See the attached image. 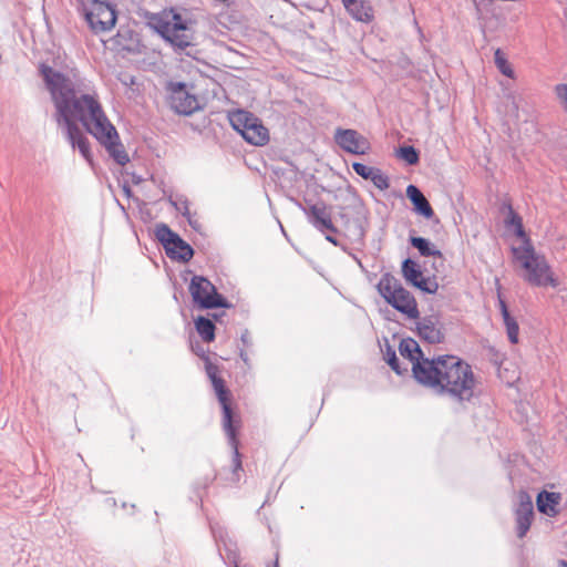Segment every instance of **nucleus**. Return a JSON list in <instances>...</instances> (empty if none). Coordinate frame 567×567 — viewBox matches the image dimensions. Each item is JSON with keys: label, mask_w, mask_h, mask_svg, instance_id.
<instances>
[{"label": "nucleus", "mask_w": 567, "mask_h": 567, "mask_svg": "<svg viewBox=\"0 0 567 567\" xmlns=\"http://www.w3.org/2000/svg\"><path fill=\"white\" fill-rule=\"evenodd\" d=\"M40 73L56 109V122L65 126L72 147H78L85 161L90 165L93 164L90 142L76 125L79 121L105 146L117 164L125 165L130 161L128 155L118 141L115 127L106 117L97 94L86 93L76 96V90L71 80L47 64L40 65Z\"/></svg>", "instance_id": "nucleus-1"}, {"label": "nucleus", "mask_w": 567, "mask_h": 567, "mask_svg": "<svg viewBox=\"0 0 567 567\" xmlns=\"http://www.w3.org/2000/svg\"><path fill=\"white\" fill-rule=\"evenodd\" d=\"M399 351L412 363L413 377L420 384L457 402L473 398L474 373L471 365L458 357L446 354L424 358L419 343L411 338L401 340Z\"/></svg>", "instance_id": "nucleus-2"}, {"label": "nucleus", "mask_w": 567, "mask_h": 567, "mask_svg": "<svg viewBox=\"0 0 567 567\" xmlns=\"http://www.w3.org/2000/svg\"><path fill=\"white\" fill-rule=\"evenodd\" d=\"M206 373L213 384L214 391L217 395L218 402L221 406V423L223 429L228 437L229 444L233 449V482L237 483L240 480V472H243L241 454L239 453L238 434L241 429V416L233 408V395L226 386L224 379L219 375L218 367L205 358Z\"/></svg>", "instance_id": "nucleus-3"}, {"label": "nucleus", "mask_w": 567, "mask_h": 567, "mask_svg": "<svg viewBox=\"0 0 567 567\" xmlns=\"http://www.w3.org/2000/svg\"><path fill=\"white\" fill-rule=\"evenodd\" d=\"M151 24L176 49L183 50L192 44L193 34L186 21L174 9H164L153 16Z\"/></svg>", "instance_id": "nucleus-4"}, {"label": "nucleus", "mask_w": 567, "mask_h": 567, "mask_svg": "<svg viewBox=\"0 0 567 567\" xmlns=\"http://www.w3.org/2000/svg\"><path fill=\"white\" fill-rule=\"evenodd\" d=\"M514 254L526 271L524 279L528 284L537 287H556L558 285L550 272L546 258L537 254L530 244L527 243L522 248H514Z\"/></svg>", "instance_id": "nucleus-5"}, {"label": "nucleus", "mask_w": 567, "mask_h": 567, "mask_svg": "<svg viewBox=\"0 0 567 567\" xmlns=\"http://www.w3.org/2000/svg\"><path fill=\"white\" fill-rule=\"evenodd\" d=\"M379 293L395 310L410 319H419L420 311L415 298L408 291L401 281L391 274H384L378 286Z\"/></svg>", "instance_id": "nucleus-6"}, {"label": "nucleus", "mask_w": 567, "mask_h": 567, "mask_svg": "<svg viewBox=\"0 0 567 567\" xmlns=\"http://www.w3.org/2000/svg\"><path fill=\"white\" fill-rule=\"evenodd\" d=\"M229 122L248 143L257 146L265 145L269 141V132L260 120L244 110L229 113Z\"/></svg>", "instance_id": "nucleus-7"}, {"label": "nucleus", "mask_w": 567, "mask_h": 567, "mask_svg": "<svg viewBox=\"0 0 567 567\" xmlns=\"http://www.w3.org/2000/svg\"><path fill=\"white\" fill-rule=\"evenodd\" d=\"M83 13L94 33L109 32L115 27V9L106 2L91 0L83 4Z\"/></svg>", "instance_id": "nucleus-8"}, {"label": "nucleus", "mask_w": 567, "mask_h": 567, "mask_svg": "<svg viewBox=\"0 0 567 567\" xmlns=\"http://www.w3.org/2000/svg\"><path fill=\"white\" fill-rule=\"evenodd\" d=\"M189 292L194 303L202 309L225 307L224 298L217 292L215 286L202 276L193 277L189 284Z\"/></svg>", "instance_id": "nucleus-9"}, {"label": "nucleus", "mask_w": 567, "mask_h": 567, "mask_svg": "<svg viewBox=\"0 0 567 567\" xmlns=\"http://www.w3.org/2000/svg\"><path fill=\"white\" fill-rule=\"evenodd\" d=\"M155 235L164 246L166 254L172 259L188 261L193 258L194 250L185 240L174 233L167 225L156 226Z\"/></svg>", "instance_id": "nucleus-10"}, {"label": "nucleus", "mask_w": 567, "mask_h": 567, "mask_svg": "<svg viewBox=\"0 0 567 567\" xmlns=\"http://www.w3.org/2000/svg\"><path fill=\"white\" fill-rule=\"evenodd\" d=\"M167 91L169 92L171 106L177 113L188 115L199 109L197 96L187 90L186 84L169 82Z\"/></svg>", "instance_id": "nucleus-11"}, {"label": "nucleus", "mask_w": 567, "mask_h": 567, "mask_svg": "<svg viewBox=\"0 0 567 567\" xmlns=\"http://www.w3.org/2000/svg\"><path fill=\"white\" fill-rule=\"evenodd\" d=\"M309 223L321 233L337 234L338 229L332 221L330 209L324 203L309 205L306 209Z\"/></svg>", "instance_id": "nucleus-12"}, {"label": "nucleus", "mask_w": 567, "mask_h": 567, "mask_svg": "<svg viewBox=\"0 0 567 567\" xmlns=\"http://www.w3.org/2000/svg\"><path fill=\"white\" fill-rule=\"evenodd\" d=\"M337 144L346 152L362 155L369 148L367 140L355 130L338 128L334 134Z\"/></svg>", "instance_id": "nucleus-13"}, {"label": "nucleus", "mask_w": 567, "mask_h": 567, "mask_svg": "<svg viewBox=\"0 0 567 567\" xmlns=\"http://www.w3.org/2000/svg\"><path fill=\"white\" fill-rule=\"evenodd\" d=\"M515 516L517 536L523 538L529 530L534 518L533 501L526 492H520L518 494V506L515 511Z\"/></svg>", "instance_id": "nucleus-14"}, {"label": "nucleus", "mask_w": 567, "mask_h": 567, "mask_svg": "<svg viewBox=\"0 0 567 567\" xmlns=\"http://www.w3.org/2000/svg\"><path fill=\"white\" fill-rule=\"evenodd\" d=\"M416 330L420 338L431 344L442 343L445 339L443 324L435 316L422 318L416 323Z\"/></svg>", "instance_id": "nucleus-15"}, {"label": "nucleus", "mask_w": 567, "mask_h": 567, "mask_svg": "<svg viewBox=\"0 0 567 567\" xmlns=\"http://www.w3.org/2000/svg\"><path fill=\"white\" fill-rule=\"evenodd\" d=\"M352 168L363 179L371 181L380 190L389 188V177L383 174L380 168L371 167L358 162L352 164Z\"/></svg>", "instance_id": "nucleus-16"}, {"label": "nucleus", "mask_w": 567, "mask_h": 567, "mask_svg": "<svg viewBox=\"0 0 567 567\" xmlns=\"http://www.w3.org/2000/svg\"><path fill=\"white\" fill-rule=\"evenodd\" d=\"M406 196L414 206V210L423 217L431 219L434 216V212L425 198L423 193L415 185H409L406 187Z\"/></svg>", "instance_id": "nucleus-17"}, {"label": "nucleus", "mask_w": 567, "mask_h": 567, "mask_svg": "<svg viewBox=\"0 0 567 567\" xmlns=\"http://www.w3.org/2000/svg\"><path fill=\"white\" fill-rule=\"evenodd\" d=\"M561 496L559 493L543 491L537 495L536 504L542 514L554 517L558 514L557 506Z\"/></svg>", "instance_id": "nucleus-18"}, {"label": "nucleus", "mask_w": 567, "mask_h": 567, "mask_svg": "<svg viewBox=\"0 0 567 567\" xmlns=\"http://www.w3.org/2000/svg\"><path fill=\"white\" fill-rule=\"evenodd\" d=\"M347 11L358 21L368 22L372 19V9L362 0H353L344 4Z\"/></svg>", "instance_id": "nucleus-19"}, {"label": "nucleus", "mask_w": 567, "mask_h": 567, "mask_svg": "<svg viewBox=\"0 0 567 567\" xmlns=\"http://www.w3.org/2000/svg\"><path fill=\"white\" fill-rule=\"evenodd\" d=\"M195 328L203 341L209 343L215 340V324L205 317H198L195 320Z\"/></svg>", "instance_id": "nucleus-20"}, {"label": "nucleus", "mask_w": 567, "mask_h": 567, "mask_svg": "<svg viewBox=\"0 0 567 567\" xmlns=\"http://www.w3.org/2000/svg\"><path fill=\"white\" fill-rule=\"evenodd\" d=\"M411 245L419 250L421 256L430 257V256H437L442 257V252L435 248L434 245H432L427 239L423 237H411L410 238Z\"/></svg>", "instance_id": "nucleus-21"}, {"label": "nucleus", "mask_w": 567, "mask_h": 567, "mask_svg": "<svg viewBox=\"0 0 567 567\" xmlns=\"http://www.w3.org/2000/svg\"><path fill=\"white\" fill-rule=\"evenodd\" d=\"M402 275L404 279L412 286L416 284V280L423 276L417 264L410 258L402 262Z\"/></svg>", "instance_id": "nucleus-22"}, {"label": "nucleus", "mask_w": 567, "mask_h": 567, "mask_svg": "<svg viewBox=\"0 0 567 567\" xmlns=\"http://www.w3.org/2000/svg\"><path fill=\"white\" fill-rule=\"evenodd\" d=\"M505 207L508 210V215L505 218L504 223L507 228H514L516 236L524 237L525 231L523 227V220L522 217L514 212L511 204L505 205Z\"/></svg>", "instance_id": "nucleus-23"}, {"label": "nucleus", "mask_w": 567, "mask_h": 567, "mask_svg": "<svg viewBox=\"0 0 567 567\" xmlns=\"http://www.w3.org/2000/svg\"><path fill=\"white\" fill-rule=\"evenodd\" d=\"M384 359L396 374L402 375L405 372H408L406 367L402 368L400 365V362H399V359L396 357L394 349L388 342L385 343Z\"/></svg>", "instance_id": "nucleus-24"}, {"label": "nucleus", "mask_w": 567, "mask_h": 567, "mask_svg": "<svg viewBox=\"0 0 567 567\" xmlns=\"http://www.w3.org/2000/svg\"><path fill=\"white\" fill-rule=\"evenodd\" d=\"M503 322L506 327V333H507V337H508V340L511 341V343H513V344L518 343L519 328H518V323L515 320V318L509 315V316L503 318Z\"/></svg>", "instance_id": "nucleus-25"}, {"label": "nucleus", "mask_w": 567, "mask_h": 567, "mask_svg": "<svg viewBox=\"0 0 567 567\" xmlns=\"http://www.w3.org/2000/svg\"><path fill=\"white\" fill-rule=\"evenodd\" d=\"M494 61H495V64H496L497 69L499 70V72L502 74L506 75L507 78H513L514 76L513 69L508 64L505 54L499 49H497L495 51Z\"/></svg>", "instance_id": "nucleus-26"}, {"label": "nucleus", "mask_w": 567, "mask_h": 567, "mask_svg": "<svg viewBox=\"0 0 567 567\" xmlns=\"http://www.w3.org/2000/svg\"><path fill=\"white\" fill-rule=\"evenodd\" d=\"M398 156L409 165H415L420 159L416 148L410 145L400 147L398 151Z\"/></svg>", "instance_id": "nucleus-27"}, {"label": "nucleus", "mask_w": 567, "mask_h": 567, "mask_svg": "<svg viewBox=\"0 0 567 567\" xmlns=\"http://www.w3.org/2000/svg\"><path fill=\"white\" fill-rule=\"evenodd\" d=\"M413 287L426 293H435L439 289V284L434 278L422 276Z\"/></svg>", "instance_id": "nucleus-28"}, {"label": "nucleus", "mask_w": 567, "mask_h": 567, "mask_svg": "<svg viewBox=\"0 0 567 567\" xmlns=\"http://www.w3.org/2000/svg\"><path fill=\"white\" fill-rule=\"evenodd\" d=\"M556 93L559 97L560 102L564 104L567 110V84H559L556 86Z\"/></svg>", "instance_id": "nucleus-29"}, {"label": "nucleus", "mask_w": 567, "mask_h": 567, "mask_svg": "<svg viewBox=\"0 0 567 567\" xmlns=\"http://www.w3.org/2000/svg\"><path fill=\"white\" fill-rule=\"evenodd\" d=\"M349 203H350V207L357 213L359 214V209L362 208V203L360 200V198L357 196V194L354 193H350L349 194Z\"/></svg>", "instance_id": "nucleus-30"}, {"label": "nucleus", "mask_w": 567, "mask_h": 567, "mask_svg": "<svg viewBox=\"0 0 567 567\" xmlns=\"http://www.w3.org/2000/svg\"><path fill=\"white\" fill-rule=\"evenodd\" d=\"M499 310L503 318L511 315L506 302L503 299H499Z\"/></svg>", "instance_id": "nucleus-31"}, {"label": "nucleus", "mask_w": 567, "mask_h": 567, "mask_svg": "<svg viewBox=\"0 0 567 567\" xmlns=\"http://www.w3.org/2000/svg\"><path fill=\"white\" fill-rule=\"evenodd\" d=\"M339 216L344 221L346 225L349 224L348 214L346 212V207H339Z\"/></svg>", "instance_id": "nucleus-32"}, {"label": "nucleus", "mask_w": 567, "mask_h": 567, "mask_svg": "<svg viewBox=\"0 0 567 567\" xmlns=\"http://www.w3.org/2000/svg\"><path fill=\"white\" fill-rule=\"evenodd\" d=\"M363 235H364L363 229H362V227H360V226H359V227H357V228L354 229V231H353V236H354V238H355V239H362V238H363Z\"/></svg>", "instance_id": "nucleus-33"}, {"label": "nucleus", "mask_w": 567, "mask_h": 567, "mask_svg": "<svg viewBox=\"0 0 567 567\" xmlns=\"http://www.w3.org/2000/svg\"><path fill=\"white\" fill-rule=\"evenodd\" d=\"M326 239L332 245L338 246V240L334 236H332V233L326 235Z\"/></svg>", "instance_id": "nucleus-34"}, {"label": "nucleus", "mask_w": 567, "mask_h": 567, "mask_svg": "<svg viewBox=\"0 0 567 567\" xmlns=\"http://www.w3.org/2000/svg\"><path fill=\"white\" fill-rule=\"evenodd\" d=\"M240 358L241 360L247 364L249 365V357H248V353L244 350L240 351Z\"/></svg>", "instance_id": "nucleus-35"}, {"label": "nucleus", "mask_w": 567, "mask_h": 567, "mask_svg": "<svg viewBox=\"0 0 567 567\" xmlns=\"http://www.w3.org/2000/svg\"><path fill=\"white\" fill-rule=\"evenodd\" d=\"M249 333L248 332H245L241 334V341L244 344H248L249 343Z\"/></svg>", "instance_id": "nucleus-36"}, {"label": "nucleus", "mask_w": 567, "mask_h": 567, "mask_svg": "<svg viewBox=\"0 0 567 567\" xmlns=\"http://www.w3.org/2000/svg\"><path fill=\"white\" fill-rule=\"evenodd\" d=\"M558 567H567V561L566 560H559L558 561Z\"/></svg>", "instance_id": "nucleus-37"}]
</instances>
